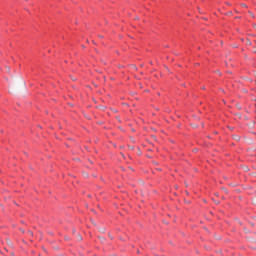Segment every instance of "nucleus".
<instances>
[{
	"mask_svg": "<svg viewBox=\"0 0 256 256\" xmlns=\"http://www.w3.org/2000/svg\"><path fill=\"white\" fill-rule=\"evenodd\" d=\"M78 239H79V241H81L83 238H81V236H78Z\"/></svg>",
	"mask_w": 256,
	"mask_h": 256,
	"instance_id": "obj_2",
	"label": "nucleus"
},
{
	"mask_svg": "<svg viewBox=\"0 0 256 256\" xmlns=\"http://www.w3.org/2000/svg\"><path fill=\"white\" fill-rule=\"evenodd\" d=\"M251 16H252V17H255V16H253V14H251Z\"/></svg>",
	"mask_w": 256,
	"mask_h": 256,
	"instance_id": "obj_4",
	"label": "nucleus"
},
{
	"mask_svg": "<svg viewBox=\"0 0 256 256\" xmlns=\"http://www.w3.org/2000/svg\"><path fill=\"white\" fill-rule=\"evenodd\" d=\"M253 203H254V205H256V197L255 198H253Z\"/></svg>",
	"mask_w": 256,
	"mask_h": 256,
	"instance_id": "obj_1",
	"label": "nucleus"
},
{
	"mask_svg": "<svg viewBox=\"0 0 256 256\" xmlns=\"http://www.w3.org/2000/svg\"><path fill=\"white\" fill-rule=\"evenodd\" d=\"M251 16H252V17H255V16H253V14H251Z\"/></svg>",
	"mask_w": 256,
	"mask_h": 256,
	"instance_id": "obj_5",
	"label": "nucleus"
},
{
	"mask_svg": "<svg viewBox=\"0 0 256 256\" xmlns=\"http://www.w3.org/2000/svg\"><path fill=\"white\" fill-rule=\"evenodd\" d=\"M244 169H245V171H249V168H247V167H245Z\"/></svg>",
	"mask_w": 256,
	"mask_h": 256,
	"instance_id": "obj_3",
	"label": "nucleus"
},
{
	"mask_svg": "<svg viewBox=\"0 0 256 256\" xmlns=\"http://www.w3.org/2000/svg\"><path fill=\"white\" fill-rule=\"evenodd\" d=\"M251 16H252V17H255V16H253V14H251Z\"/></svg>",
	"mask_w": 256,
	"mask_h": 256,
	"instance_id": "obj_6",
	"label": "nucleus"
}]
</instances>
